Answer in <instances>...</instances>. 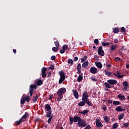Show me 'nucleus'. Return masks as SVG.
<instances>
[{"label":"nucleus","instance_id":"nucleus-1","mask_svg":"<svg viewBox=\"0 0 129 129\" xmlns=\"http://www.w3.org/2000/svg\"><path fill=\"white\" fill-rule=\"evenodd\" d=\"M88 97H89V96L88 95V92L87 91H85L82 95V101H85L86 103L89 105L90 106H92V103L90 102V101H89V99H88Z\"/></svg>","mask_w":129,"mask_h":129},{"label":"nucleus","instance_id":"nucleus-2","mask_svg":"<svg viewBox=\"0 0 129 129\" xmlns=\"http://www.w3.org/2000/svg\"><path fill=\"white\" fill-rule=\"evenodd\" d=\"M70 124H73V122H79L81 119V117L79 116H75L74 117H70Z\"/></svg>","mask_w":129,"mask_h":129},{"label":"nucleus","instance_id":"nucleus-3","mask_svg":"<svg viewBox=\"0 0 129 129\" xmlns=\"http://www.w3.org/2000/svg\"><path fill=\"white\" fill-rule=\"evenodd\" d=\"M44 109L46 114H48V116L52 114V108L50 104H46L44 106Z\"/></svg>","mask_w":129,"mask_h":129},{"label":"nucleus","instance_id":"nucleus-4","mask_svg":"<svg viewBox=\"0 0 129 129\" xmlns=\"http://www.w3.org/2000/svg\"><path fill=\"white\" fill-rule=\"evenodd\" d=\"M59 75L60 77L58 83L59 84H61L63 83V81L65 80L66 76H65V73L63 71H60L59 72Z\"/></svg>","mask_w":129,"mask_h":129},{"label":"nucleus","instance_id":"nucleus-5","mask_svg":"<svg viewBox=\"0 0 129 129\" xmlns=\"http://www.w3.org/2000/svg\"><path fill=\"white\" fill-rule=\"evenodd\" d=\"M37 89V85L32 84L29 86V94L30 96H33V94L34 93V91Z\"/></svg>","mask_w":129,"mask_h":129},{"label":"nucleus","instance_id":"nucleus-6","mask_svg":"<svg viewBox=\"0 0 129 129\" xmlns=\"http://www.w3.org/2000/svg\"><path fill=\"white\" fill-rule=\"evenodd\" d=\"M77 124L79 127H85L87 125V123L85 120L81 119V120L78 122Z\"/></svg>","mask_w":129,"mask_h":129},{"label":"nucleus","instance_id":"nucleus-7","mask_svg":"<svg viewBox=\"0 0 129 129\" xmlns=\"http://www.w3.org/2000/svg\"><path fill=\"white\" fill-rule=\"evenodd\" d=\"M65 92H66V88H61L60 89L58 90L57 94L58 96H60V95H63V94L65 93Z\"/></svg>","mask_w":129,"mask_h":129},{"label":"nucleus","instance_id":"nucleus-8","mask_svg":"<svg viewBox=\"0 0 129 129\" xmlns=\"http://www.w3.org/2000/svg\"><path fill=\"white\" fill-rule=\"evenodd\" d=\"M47 71V68L43 67L41 69V76L42 78H46V76L47 75L46 74V72Z\"/></svg>","mask_w":129,"mask_h":129},{"label":"nucleus","instance_id":"nucleus-9","mask_svg":"<svg viewBox=\"0 0 129 129\" xmlns=\"http://www.w3.org/2000/svg\"><path fill=\"white\" fill-rule=\"evenodd\" d=\"M98 54L100 55V56H104V51L102 49V46H99L98 49Z\"/></svg>","mask_w":129,"mask_h":129},{"label":"nucleus","instance_id":"nucleus-10","mask_svg":"<svg viewBox=\"0 0 129 129\" xmlns=\"http://www.w3.org/2000/svg\"><path fill=\"white\" fill-rule=\"evenodd\" d=\"M122 85L124 87V88H123V90L124 91H126L129 88L128 83H127V81H124L122 83Z\"/></svg>","mask_w":129,"mask_h":129},{"label":"nucleus","instance_id":"nucleus-11","mask_svg":"<svg viewBox=\"0 0 129 129\" xmlns=\"http://www.w3.org/2000/svg\"><path fill=\"white\" fill-rule=\"evenodd\" d=\"M95 122L97 127H102V126H103V124H102V123H101L100 120L99 119H96Z\"/></svg>","mask_w":129,"mask_h":129},{"label":"nucleus","instance_id":"nucleus-12","mask_svg":"<svg viewBox=\"0 0 129 129\" xmlns=\"http://www.w3.org/2000/svg\"><path fill=\"white\" fill-rule=\"evenodd\" d=\"M107 83H109V84H110V85H114V84H116L117 83V81L114 79H110L107 80Z\"/></svg>","mask_w":129,"mask_h":129},{"label":"nucleus","instance_id":"nucleus-13","mask_svg":"<svg viewBox=\"0 0 129 129\" xmlns=\"http://www.w3.org/2000/svg\"><path fill=\"white\" fill-rule=\"evenodd\" d=\"M113 75H114L115 77H117L118 78H119V79H120V78H123L124 76L123 75H120V72L119 71H117V74L113 73Z\"/></svg>","mask_w":129,"mask_h":129},{"label":"nucleus","instance_id":"nucleus-14","mask_svg":"<svg viewBox=\"0 0 129 129\" xmlns=\"http://www.w3.org/2000/svg\"><path fill=\"white\" fill-rule=\"evenodd\" d=\"M97 72H98V71H97V69L96 68L92 67L90 68V73H92V74H96V73H97Z\"/></svg>","mask_w":129,"mask_h":129},{"label":"nucleus","instance_id":"nucleus-15","mask_svg":"<svg viewBox=\"0 0 129 129\" xmlns=\"http://www.w3.org/2000/svg\"><path fill=\"white\" fill-rule=\"evenodd\" d=\"M45 117H49L47 122L48 124H50L52 121V119L53 118V115L50 114L49 115H48V114H45Z\"/></svg>","mask_w":129,"mask_h":129},{"label":"nucleus","instance_id":"nucleus-16","mask_svg":"<svg viewBox=\"0 0 129 129\" xmlns=\"http://www.w3.org/2000/svg\"><path fill=\"white\" fill-rule=\"evenodd\" d=\"M104 72H105V75L108 76V77H113L112 73L109 72V71L105 70Z\"/></svg>","mask_w":129,"mask_h":129},{"label":"nucleus","instance_id":"nucleus-17","mask_svg":"<svg viewBox=\"0 0 129 129\" xmlns=\"http://www.w3.org/2000/svg\"><path fill=\"white\" fill-rule=\"evenodd\" d=\"M74 94V96L76 98V99H78L79 98V94H78V92L76 90H72Z\"/></svg>","mask_w":129,"mask_h":129},{"label":"nucleus","instance_id":"nucleus-18","mask_svg":"<svg viewBox=\"0 0 129 129\" xmlns=\"http://www.w3.org/2000/svg\"><path fill=\"white\" fill-rule=\"evenodd\" d=\"M115 109L116 111H117V112H119V111H125V109L121 108V106H118Z\"/></svg>","mask_w":129,"mask_h":129},{"label":"nucleus","instance_id":"nucleus-19","mask_svg":"<svg viewBox=\"0 0 129 129\" xmlns=\"http://www.w3.org/2000/svg\"><path fill=\"white\" fill-rule=\"evenodd\" d=\"M117 49V45L116 44H112L110 47V51H114Z\"/></svg>","mask_w":129,"mask_h":129},{"label":"nucleus","instance_id":"nucleus-20","mask_svg":"<svg viewBox=\"0 0 129 129\" xmlns=\"http://www.w3.org/2000/svg\"><path fill=\"white\" fill-rule=\"evenodd\" d=\"M38 98H39V96H38L37 94H36L35 96H33V99H32L33 103H36V102H37V100H38Z\"/></svg>","mask_w":129,"mask_h":129},{"label":"nucleus","instance_id":"nucleus-21","mask_svg":"<svg viewBox=\"0 0 129 129\" xmlns=\"http://www.w3.org/2000/svg\"><path fill=\"white\" fill-rule=\"evenodd\" d=\"M95 65L97 68H100V69L102 68V63H101L100 62H96Z\"/></svg>","mask_w":129,"mask_h":129},{"label":"nucleus","instance_id":"nucleus-22","mask_svg":"<svg viewBox=\"0 0 129 129\" xmlns=\"http://www.w3.org/2000/svg\"><path fill=\"white\" fill-rule=\"evenodd\" d=\"M29 116V113L27 112L25 113V114L22 116L21 119H25V121H26V119L27 117Z\"/></svg>","mask_w":129,"mask_h":129},{"label":"nucleus","instance_id":"nucleus-23","mask_svg":"<svg viewBox=\"0 0 129 129\" xmlns=\"http://www.w3.org/2000/svg\"><path fill=\"white\" fill-rule=\"evenodd\" d=\"M88 64H89V62L88 61H85L82 65V68H83L84 69H85L86 67H88Z\"/></svg>","mask_w":129,"mask_h":129},{"label":"nucleus","instance_id":"nucleus-24","mask_svg":"<svg viewBox=\"0 0 129 129\" xmlns=\"http://www.w3.org/2000/svg\"><path fill=\"white\" fill-rule=\"evenodd\" d=\"M118 98H119L120 100H125V96L124 95H121V94H119L117 96Z\"/></svg>","mask_w":129,"mask_h":129},{"label":"nucleus","instance_id":"nucleus-25","mask_svg":"<svg viewBox=\"0 0 129 129\" xmlns=\"http://www.w3.org/2000/svg\"><path fill=\"white\" fill-rule=\"evenodd\" d=\"M86 103V102L82 100V101L79 102L78 103V105H79V106H84Z\"/></svg>","mask_w":129,"mask_h":129},{"label":"nucleus","instance_id":"nucleus-26","mask_svg":"<svg viewBox=\"0 0 129 129\" xmlns=\"http://www.w3.org/2000/svg\"><path fill=\"white\" fill-rule=\"evenodd\" d=\"M22 122H25V119H22L21 118L18 121H16V123L17 125H19L22 123Z\"/></svg>","mask_w":129,"mask_h":129},{"label":"nucleus","instance_id":"nucleus-27","mask_svg":"<svg viewBox=\"0 0 129 129\" xmlns=\"http://www.w3.org/2000/svg\"><path fill=\"white\" fill-rule=\"evenodd\" d=\"M123 117H124V113H121L118 116V118L119 120H121V119H122V118H123Z\"/></svg>","mask_w":129,"mask_h":129},{"label":"nucleus","instance_id":"nucleus-28","mask_svg":"<svg viewBox=\"0 0 129 129\" xmlns=\"http://www.w3.org/2000/svg\"><path fill=\"white\" fill-rule=\"evenodd\" d=\"M77 80L78 82H81V81L83 80V76H82L81 75H80L77 78Z\"/></svg>","mask_w":129,"mask_h":129},{"label":"nucleus","instance_id":"nucleus-29","mask_svg":"<svg viewBox=\"0 0 129 129\" xmlns=\"http://www.w3.org/2000/svg\"><path fill=\"white\" fill-rule=\"evenodd\" d=\"M36 84L38 86H41L43 84V81L40 80H38L36 82Z\"/></svg>","mask_w":129,"mask_h":129},{"label":"nucleus","instance_id":"nucleus-30","mask_svg":"<svg viewBox=\"0 0 129 129\" xmlns=\"http://www.w3.org/2000/svg\"><path fill=\"white\" fill-rule=\"evenodd\" d=\"M113 32L114 34H118L119 32V29L117 27H115L113 29Z\"/></svg>","mask_w":129,"mask_h":129},{"label":"nucleus","instance_id":"nucleus-31","mask_svg":"<svg viewBox=\"0 0 129 129\" xmlns=\"http://www.w3.org/2000/svg\"><path fill=\"white\" fill-rule=\"evenodd\" d=\"M110 119V118L108 116H105L104 117V121H105V122H109Z\"/></svg>","mask_w":129,"mask_h":129},{"label":"nucleus","instance_id":"nucleus-32","mask_svg":"<svg viewBox=\"0 0 129 129\" xmlns=\"http://www.w3.org/2000/svg\"><path fill=\"white\" fill-rule=\"evenodd\" d=\"M25 102H26L25 98H24V96H22L21 99L20 103L21 104H25Z\"/></svg>","mask_w":129,"mask_h":129},{"label":"nucleus","instance_id":"nucleus-33","mask_svg":"<svg viewBox=\"0 0 129 129\" xmlns=\"http://www.w3.org/2000/svg\"><path fill=\"white\" fill-rule=\"evenodd\" d=\"M113 105H119L120 104V102L118 101H113Z\"/></svg>","mask_w":129,"mask_h":129},{"label":"nucleus","instance_id":"nucleus-34","mask_svg":"<svg viewBox=\"0 0 129 129\" xmlns=\"http://www.w3.org/2000/svg\"><path fill=\"white\" fill-rule=\"evenodd\" d=\"M68 64H71V66L73 65V59L69 58L68 61Z\"/></svg>","mask_w":129,"mask_h":129},{"label":"nucleus","instance_id":"nucleus-35","mask_svg":"<svg viewBox=\"0 0 129 129\" xmlns=\"http://www.w3.org/2000/svg\"><path fill=\"white\" fill-rule=\"evenodd\" d=\"M110 84L107 82H105L104 83V85L107 88H111V86H110V85H109Z\"/></svg>","mask_w":129,"mask_h":129},{"label":"nucleus","instance_id":"nucleus-36","mask_svg":"<svg viewBox=\"0 0 129 129\" xmlns=\"http://www.w3.org/2000/svg\"><path fill=\"white\" fill-rule=\"evenodd\" d=\"M117 127H118V124L117 123H115L113 124L112 125L113 129L117 128Z\"/></svg>","mask_w":129,"mask_h":129},{"label":"nucleus","instance_id":"nucleus-37","mask_svg":"<svg viewBox=\"0 0 129 129\" xmlns=\"http://www.w3.org/2000/svg\"><path fill=\"white\" fill-rule=\"evenodd\" d=\"M114 61H115V62H120L121 61V58L119 57H116L114 58Z\"/></svg>","mask_w":129,"mask_h":129},{"label":"nucleus","instance_id":"nucleus-38","mask_svg":"<svg viewBox=\"0 0 129 129\" xmlns=\"http://www.w3.org/2000/svg\"><path fill=\"white\" fill-rule=\"evenodd\" d=\"M87 59V55H85V56L83 57V58H81V62L83 63L84 61H86V59Z\"/></svg>","mask_w":129,"mask_h":129},{"label":"nucleus","instance_id":"nucleus-39","mask_svg":"<svg viewBox=\"0 0 129 129\" xmlns=\"http://www.w3.org/2000/svg\"><path fill=\"white\" fill-rule=\"evenodd\" d=\"M24 98L25 101H27V102H29L30 101V97L29 96H27L26 97H24Z\"/></svg>","mask_w":129,"mask_h":129},{"label":"nucleus","instance_id":"nucleus-40","mask_svg":"<svg viewBox=\"0 0 129 129\" xmlns=\"http://www.w3.org/2000/svg\"><path fill=\"white\" fill-rule=\"evenodd\" d=\"M59 50V48H58V47H52V51H53V52H57V51H58Z\"/></svg>","mask_w":129,"mask_h":129},{"label":"nucleus","instance_id":"nucleus-41","mask_svg":"<svg viewBox=\"0 0 129 129\" xmlns=\"http://www.w3.org/2000/svg\"><path fill=\"white\" fill-rule=\"evenodd\" d=\"M54 44L57 48H59V46H60V44H59V41H54Z\"/></svg>","mask_w":129,"mask_h":129},{"label":"nucleus","instance_id":"nucleus-42","mask_svg":"<svg viewBox=\"0 0 129 129\" xmlns=\"http://www.w3.org/2000/svg\"><path fill=\"white\" fill-rule=\"evenodd\" d=\"M123 125L125 127H128L129 123L128 122H126V123L123 122Z\"/></svg>","mask_w":129,"mask_h":129},{"label":"nucleus","instance_id":"nucleus-43","mask_svg":"<svg viewBox=\"0 0 129 129\" xmlns=\"http://www.w3.org/2000/svg\"><path fill=\"white\" fill-rule=\"evenodd\" d=\"M62 98H63V96L62 95L58 96V97L57 98V101L58 102L61 101V99H62Z\"/></svg>","mask_w":129,"mask_h":129},{"label":"nucleus","instance_id":"nucleus-44","mask_svg":"<svg viewBox=\"0 0 129 129\" xmlns=\"http://www.w3.org/2000/svg\"><path fill=\"white\" fill-rule=\"evenodd\" d=\"M62 49L66 51L67 49H68V45H64L62 46Z\"/></svg>","mask_w":129,"mask_h":129},{"label":"nucleus","instance_id":"nucleus-45","mask_svg":"<svg viewBox=\"0 0 129 129\" xmlns=\"http://www.w3.org/2000/svg\"><path fill=\"white\" fill-rule=\"evenodd\" d=\"M121 33H125L126 31L125 30V28L124 27H121Z\"/></svg>","mask_w":129,"mask_h":129},{"label":"nucleus","instance_id":"nucleus-46","mask_svg":"<svg viewBox=\"0 0 129 129\" xmlns=\"http://www.w3.org/2000/svg\"><path fill=\"white\" fill-rule=\"evenodd\" d=\"M81 64L79 63L77 66V70H81Z\"/></svg>","mask_w":129,"mask_h":129},{"label":"nucleus","instance_id":"nucleus-47","mask_svg":"<svg viewBox=\"0 0 129 129\" xmlns=\"http://www.w3.org/2000/svg\"><path fill=\"white\" fill-rule=\"evenodd\" d=\"M94 43H95L96 45H98V43H99V41L97 39H95L94 41Z\"/></svg>","mask_w":129,"mask_h":129},{"label":"nucleus","instance_id":"nucleus-48","mask_svg":"<svg viewBox=\"0 0 129 129\" xmlns=\"http://www.w3.org/2000/svg\"><path fill=\"white\" fill-rule=\"evenodd\" d=\"M91 80H92V81H94L95 82H96V81H97V79H96L95 77L91 78Z\"/></svg>","mask_w":129,"mask_h":129},{"label":"nucleus","instance_id":"nucleus-49","mask_svg":"<svg viewBox=\"0 0 129 129\" xmlns=\"http://www.w3.org/2000/svg\"><path fill=\"white\" fill-rule=\"evenodd\" d=\"M89 112V110H85L83 111L84 115H85L86 114L88 113Z\"/></svg>","mask_w":129,"mask_h":129},{"label":"nucleus","instance_id":"nucleus-50","mask_svg":"<svg viewBox=\"0 0 129 129\" xmlns=\"http://www.w3.org/2000/svg\"><path fill=\"white\" fill-rule=\"evenodd\" d=\"M102 109L104 111H106L107 108H106V105H104L103 107H102Z\"/></svg>","mask_w":129,"mask_h":129},{"label":"nucleus","instance_id":"nucleus-51","mask_svg":"<svg viewBox=\"0 0 129 129\" xmlns=\"http://www.w3.org/2000/svg\"><path fill=\"white\" fill-rule=\"evenodd\" d=\"M66 50H64L63 48L61 50H60L59 51V52L61 53V54H64V53L65 52Z\"/></svg>","mask_w":129,"mask_h":129},{"label":"nucleus","instance_id":"nucleus-52","mask_svg":"<svg viewBox=\"0 0 129 129\" xmlns=\"http://www.w3.org/2000/svg\"><path fill=\"white\" fill-rule=\"evenodd\" d=\"M54 65H51L50 67H49V70H54Z\"/></svg>","mask_w":129,"mask_h":129},{"label":"nucleus","instance_id":"nucleus-53","mask_svg":"<svg viewBox=\"0 0 129 129\" xmlns=\"http://www.w3.org/2000/svg\"><path fill=\"white\" fill-rule=\"evenodd\" d=\"M102 45H103V47H106V43L105 42H101Z\"/></svg>","mask_w":129,"mask_h":129},{"label":"nucleus","instance_id":"nucleus-54","mask_svg":"<svg viewBox=\"0 0 129 129\" xmlns=\"http://www.w3.org/2000/svg\"><path fill=\"white\" fill-rule=\"evenodd\" d=\"M52 74V72H49L47 75V77L49 78L51 77V75Z\"/></svg>","mask_w":129,"mask_h":129},{"label":"nucleus","instance_id":"nucleus-55","mask_svg":"<svg viewBox=\"0 0 129 129\" xmlns=\"http://www.w3.org/2000/svg\"><path fill=\"white\" fill-rule=\"evenodd\" d=\"M74 61L75 62H76V61H78V57L75 56V57L74 58Z\"/></svg>","mask_w":129,"mask_h":129},{"label":"nucleus","instance_id":"nucleus-56","mask_svg":"<svg viewBox=\"0 0 129 129\" xmlns=\"http://www.w3.org/2000/svg\"><path fill=\"white\" fill-rule=\"evenodd\" d=\"M51 60H54L56 59V56L55 55H52L51 57Z\"/></svg>","mask_w":129,"mask_h":129},{"label":"nucleus","instance_id":"nucleus-57","mask_svg":"<svg viewBox=\"0 0 129 129\" xmlns=\"http://www.w3.org/2000/svg\"><path fill=\"white\" fill-rule=\"evenodd\" d=\"M94 59H95V60H98V59H99L98 56L94 55Z\"/></svg>","mask_w":129,"mask_h":129},{"label":"nucleus","instance_id":"nucleus-58","mask_svg":"<svg viewBox=\"0 0 129 129\" xmlns=\"http://www.w3.org/2000/svg\"><path fill=\"white\" fill-rule=\"evenodd\" d=\"M114 43H115V44H117V43H118V40H117V39H115L114 40Z\"/></svg>","mask_w":129,"mask_h":129},{"label":"nucleus","instance_id":"nucleus-59","mask_svg":"<svg viewBox=\"0 0 129 129\" xmlns=\"http://www.w3.org/2000/svg\"><path fill=\"white\" fill-rule=\"evenodd\" d=\"M121 51H125V50H126V49H125V47H124V46H122L121 48Z\"/></svg>","mask_w":129,"mask_h":129},{"label":"nucleus","instance_id":"nucleus-60","mask_svg":"<svg viewBox=\"0 0 129 129\" xmlns=\"http://www.w3.org/2000/svg\"><path fill=\"white\" fill-rule=\"evenodd\" d=\"M52 98H53V95H51L50 97H49V100H52Z\"/></svg>","mask_w":129,"mask_h":129},{"label":"nucleus","instance_id":"nucleus-61","mask_svg":"<svg viewBox=\"0 0 129 129\" xmlns=\"http://www.w3.org/2000/svg\"><path fill=\"white\" fill-rule=\"evenodd\" d=\"M108 103H110L111 104V103H112V100H108Z\"/></svg>","mask_w":129,"mask_h":129},{"label":"nucleus","instance_id":"nucleus-62","mask_svg":"<svg viewBox=\"0 0 129 129\" xmlns=\"http://www.w3.org/2000/svg\"><path fill=\"white\" fill-rule=\"evenodd\" d=\"M78 70L77 73L78 74H80V73H81V70Z\"/></svg>","mask_w":129,"mask_h":129},{"label":"nucleus","instance_id":"nucleus-63","mask_svg":"<svg viewBox=\"0 0 129 129\" xmlns=\"http://www.w3.org/2000/svg\"><path fill=\"white\" fill-rule=\"evenodd\" d=\"M13 52L14 53V54H16V53H17V50L13 49Z\"/></svg>","mask_w":129,"mask_h":129},{"label":"nucleus","instance_id":"nucleus-64","mask_svg":"<svg viewBox=\"0 0 129 129\" xmlns=\"http://www.w3.org/2000/svg\"><path fill=\"white\" fill-rule=\"evenodd\" d=\"M126 68L128 69V68H129V64H126Z\"/></svg>","mask_w":129,"mask_h":129}]
</instances>
